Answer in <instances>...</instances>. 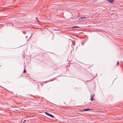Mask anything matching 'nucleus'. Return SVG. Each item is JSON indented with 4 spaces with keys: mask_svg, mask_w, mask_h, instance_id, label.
<instances>
[{
    "mask_svg": "<svg viewBox=\"0 0 123 123\" xmlns=\"http://www.w3.org/2000/svg\"><path fill=\"white\" fill-rule=\"evenodd\" d=\"M78 27H79L77 26H74V27H73V28H78Z\"/></svg>",
    "mask_w": 123,
    "mask_h": 123,
    "instance_id": "5",
    "label": "nucleus"
},
{
    "mask_svg": "<svg viewBox=\"0 0 123 123\" xmlns=\"http://www.w3.org/2000/svg\"><path fill=\"white\" fill-rule=\"evenodd\" d=\"M119 64V61H118L117 63V65H118Z\"/></svg>",
    "mask_w": 123,
    "mask_h": 123,
    "instance_id": "7",
    "label": "nucleus"
},
{
    "mask_svg": "<svg viewBox=\"0 0 123 123\" xmlns=\"http://www.w3.org/2000/svg\"><path fill=\"white\" fill-rule=\"evenodd\" d=\"M107 1L109 2V3H112L114 1V0H107Z\"/></svg>",
    "mask_w": 123,
    "mask_h": 123,
    "instance_id": "3",
    "label": "nucleus"
},
{
    "mask_svg": "<svg viewBox=\"0 0 123 123\" xmlns=\"http://www.w3.org/2000/svg\"><path fill=\"white\" fill-rule=\"evenodd\" d=\"M84 43H82V45H83Z\"/></svg>",
    "mask_w": 123,
    "mask_h": 123,
    "instance_id": "10",
    "label": "nucleus"
},
{
    "mask_svg": "<svg viewBox=\"0 0 123 123\" xmlns=\"http://www.w3.org/2000/svg\"><path fill=\"white\" fill-rule=\"evenodd\" d=\"M94 95L93 94L92 95H91L90 97L91 100V101H92L94 100V99L93 97L94 96Z\"/></svg>",
    "mask_w": 123,
    "mask_h": 123,
    "instance_id": "2",
    "label": "nucleus"
},
{
    "mask_svg": "<svg viewBox=\"0 0 123 123\" xmlns=\"http://www.w3.org/2000/svg\"><path fill=\"white\" fill-rule=\"evenodd\" d=\"M45 113L47 116L50 117H51L52 118H53L54 117V116H53L51 114H50L47 112H45Z\"/></svg>",
    "mask_w": 123,
    "mask_h": 123,
    "instance_id": "1",
    "label": "nucleus"
},
{
    "mask_svg": "<svg viewBox=\"0 0 123 123\" xmlns=\"http://www.w3.org/2000/svg\"><path fill=\"white\" fill-rule=\"evenodd\" d=\"M90 110V109L89 108V109H84V110H82V111H89Z\"/></svg>",
    "mask_w": 123,
    "mask_h": 123,
    "instance_id": "4",
    "label": "nucleus"
},
{
    "mask_svg": "<svg viewBox=\"0 0 123 123\" xmlns=\"http://www.w3.org/2000/svg\"><path fill=\"white\" fill-rule=\"evenodd\" d=\"M26 72V71L25 70V69L23 71V72L24 73H25Z\"/></svg>",
    "mask_w": 123,
    "mask_h": 123,
    "instance_id": "6",
    "label": "nucleus"
},
{
    "mask_svg": "<svg viewBox=\"0 0 123 123\" xmlns=\"http://www.w3.org/2000/svg\"><path fill=\"white\" fill-rule=\"evenodd\" d=\"M26 121V120H25L23 122V123H24Z\"/></svg>",
    "mask_w": 123,
    "mask_h": 123,
    "instance_id": "9",
    "label": "nucleus"
},
{
    "mask_svg": "<svg viewBox=\"0 0 123 123\" xmlns=\"http://www.w3.org/2000/svg\"><path fill=\"white\" fill-rule=\"evenodd\" d=\"M80 18H85V17H82Z\"/></svg>",
    "mask_w": 123,
    "mask_h": 123,
    "instance_id": "8",
    "label": "nucleus"
}]
</instances>
